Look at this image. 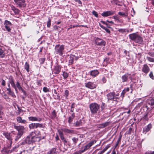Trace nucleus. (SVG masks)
<instances>
[{"label":"nucleus","instance_id":"obj_1","mask_svg":"<svg viewBox=\"0 0 154 154\" xmlns=\"http://www.w3.org/2000/svg\"><path fill=\"white\" fill-rule=\"evenodd\" d=\"M40 138L36 136L35 131H32L30 133L25 139L23 142L21 143L22 145H24L25 144H31L36 141H38Z\"/></svg>","mask_w":154,"mask_h":154},{"label":"nucleus","instance_id":"obj_2","mask_svg":"<svg viewBox=\"0 0 154 154\" xmlns=\"http://www.w3.org/2000/svg\"><path fill=\"white\" fill-rule=\"evenodd\" d=\"M130 38L132 40L134 41L135 43L143 44V42L142 38L136 33L130 34L129 35Z\"/></svg>","mask_w":154,"mask_h":154},{"label":"nucleus","instance_id":"obj_3","mask_svg":"<svg viewBox=\"0 0 154 154\" xmlns=\"http://www.w3.org/2000/svg\"><path fill=\"white\" fill-rule=\"evenodd\" d=\"M100 105L96 103L90 104L89 107L91 114L94 115L97 113L100 110Z\"/></svg>","mask_w":154,"mask_h":154},{"label":"nucleus","instance_id":"obj_4","mask_svg":"<svg viewBox=\"0 0 154 154\" xmlns=\"http://www.w3.org/2000/svg\"><path fill=\"white\" fill-rule=\"evenodd\" d=\"M64 45H57L55 46L54 53L60 56H62L64 53Z\"/></svg>","mask_w":154,"mask_h":154},{"label":"nucleus","instance_id":"obj_5","mask_svg":"<svg viewBox=\"0 0 154 154\" xmlns=\"http://www.w3.org/2000/svg\"><path fill=\"white\" fill-rule=\"evenodd\" d=\"M96 140H95L90 141L89 143L85 146L82 147L80 150L81 153L84 152L86 150L89 149L90 147L96 142Z\"/></svg>","mask_w":154,"mask_h":154},{"label":"nucleus","instance_id":"obj_6","mask_svg":"<svg viewBox=\"0 0 154 154\" xmlns=\"http://www.w3.org/2000/svg\"><path fill=\"white\" fill-rule=\"evenodd\" d=\"M17 7L20 8H24L26 6L25 0H14Z\"/></svg>","mask_w":154,"mask_h":154},{"label":"nucleus","instance_id":"obj_7","mask_svg":"<svg viewBox=\"0 0 154 154\" xmlns=\"http://www.w3.org/2000/svg\"><path fill=\"white\" fill-rule=\"evenodd\" d=\"M95 44L98 46H105L106 42L102 39L97 37L95 40Z\"/></svg>","mask_w":154,"mask_h":154},{"label":"nucleus","instance_id":"obj_8","mask_svg":"<svg viewBox=\"0 0 154 154\" xmlns=\"http://www.w3.org/2000/svg\"><path fill=\"white\" fill-rule=\"evenodd\" d=\"M14 128L17 131V133L23 135V133H24V130H25V128L23 126L21 125L16 126L14 125Z\"/></svg>","mask_w":154,"mask_h":154},{"label":"nucleus","instance_id":"obj_9","mask_svg":"<svg viewBox=\"0 0 154 154\" xmlns=\"http://www.w3.org/2000/svg\"><path fill=\"white\" fill-rule=\"evenodd\" d=\"M129 78L131 80H132V78L131 75L130 74L127 73L124 75L122 77V81L123 82H127L128 80V79Z\"/></svg>","mask_w":154,"mask_h":154},{"label":"nucleus","instance_id":"obj_10","mask_svg":"<svg viewBox=\"0 0 154 154\" xmlns=\"http://www.w3.org/2000/svg\"><path fill=\"white\" fill-rule=\"evenodd\" d=\"M4 24L5 25V27L6 30L9 32H11V29L10 27L12 25L11 23L8 20H5Z\"/></svg>","mask_w":154,"mask_h":154},{"label":"nucleus","instance_id":"obj_11","mask_svg":"<svg viewBox=\"0 0 154 154\" xmlns=\"http://www.w3.org/2000/svg\"><path fill=\"white\" fill-rule=\"evenodd\" d=\"M85 85L86 87L92 89L95 88L97 87L96 84L91 82L85 83Z\"/></svg>","mask_w":154,"mask_h":154},{"label":"nucleus","instance_id":"obj_12","mask_svg":"<svg viewBox=\"0 0 154 154\" xmlns=\"http://www.w3.org/2000/svg\"><path fill=\"white\" fill-rule=\"evenodd\" d=\"M115 93L114 92H110L106 95L107 100H112L114 99H116L118 97H115Z\"/></svg>","mask_w":154,"mask_h":154},{"label":"nucleus","instance_id":"obj_13","mask_svg":"<svg viewBox=\"0 0 154 154\" xmlns=\"http://www.w3.org/2000/svg\"><path fill=\"white\" fill-rule=\"evenodd\" d=\"M61 68V66L58 64H57L56 65L54 66L53 72L55 74H58L60 72Z\"/></svg>","mask_w":154,"mask_h":154},{"label":"nucleus","instance_id":"obj_14","mask_svg":"<svg viewBox=\"0 0 154 154\" xmlns=\"http://www.w3.org/2000/svg\"><path fill=\"white\" fill-rule=\"evenodd\" d=\"M150 68L146 64H145L143 65L142 69V71L144 73L145 75H146L148 74Z\"/></svg>","mask_w":154,"mask_h":154},{"label":"nucleus","instance_id":"obj_15","mask_svg":"<svg viewBox=\"0 0 154 154\" xmlns=\"http://www.w3.org/2000/svg\"><path fill=\"white\" fill-rule=\"evenodd\" d=\"M114 14V12L111 11H108L103 12L101 14V15L103 17H106L112 15Z\"/></svg>","mask_w":154,"mask_h":154},{"label":"nucleus","instance_id":"obj_16","mask_svg":"<svg viewBox=\"0 0 154 154\" xmlns=\"http://www.w3.org/2000/svg\"><path fill=\"white\" fill-rule=\"evenodd\" d=\"M58 132L60 135V137L61 140L63 141L65 143H67V141L66 140V139L64 137L63 134L62 132L60 130H58Z\"/></svg>","mask_w":154,"mask_h":154},{"label":"nucleus","instance_id":"obj_17","mask_svg":"<svg viewBox=\"0 0 154 154\" xmlns=\"http://www.w3.org/2000/svg\"><path fill=\"white\" fill-rule=\"evenodd\" d=\"M29 121H37L40 122L42 120V118L40 117H37L33 116H31L28 118Z\"/></svg>","mask_w":154,"mask_h":154},{"label":"nucleus","instance_id":"obj_18","mask_svg":"<svg viewBox=\"0 0 154 154\" xmlns=\"http://www.w3.org/2000/svg\"><path fill=\"white\" fill-rule=\"evenodd\" d=\"M61 130L63 131L65 133L69 134H74L75 133L74 131V130L69 129L66 128H63Z\"/></svg>","mask_w":154,"mask_h":154},{"label":"nucleus","instance_id":"obj_19","mask_svg":"<svg viewBox=\"0 0 154 154\" xmlns=\"http://www.w3.org/2000/svg\"><path fill=\"white\" fill-rule=\"evenodd\" d=\"M99 73L97 70H94L90 71L89 72V74L94 77H96Z\"/></svg>","mask_w":154,"mask_h":154},{"label":"nucleus","instance_id":"obj_20","mask_svg":"<svg viewBox=\"0 0 154 154\" xmlns=\"http://www.w3.org/2000/svg\"><path fill=\"white\" fill-rule=\"evenodd\" d=\"M152 128V125L149 124L147 126L144 127L143 129V132L144 133L146 134Z\"/></svg>","mask_w":154,"mask_h":154},{"label":"nucleus","instance_id":"obj_21","mask_svg":"<svg viewBox=\"0 0 154 154\" xmlns=\"http://www.w3.org/2000/svg\"><path fill=\"white\" fill-rule=\"evenodd\" d=\"M17 121L19 123L26 124L27 123V122L25 120L22 119L20 116H18L17 118Z\"/></svg>","mask_w":154,"mask_h":154},{"label":"nucleus","instance_id":"obj_22","mask_svg":"<svg viewBox=\"0 0 154 154\" xmlns=\"http://www.w3.org/2000/svg\"><path fill=\"white\" fill-rule=\"evenodd\" d=\"M75 58H76V57L72 54L70 55L69 62V65H71L73 63L74 60L75 59Z\"/></svg>","mask_w":154,"mask_h":154},{"label":"nucleus","instance_id":"obj_23","mask_svg":"<svg viewBox=\"0 0 154 154\" xmlns=\"http://www.w3.org/2000/svg\"><path fill=\"white\" fill-rule=\"evenodd\" d=\"M56 150V148H52L47 152V154H57V151Z\"/></svg>","mask_w":154,"mask_h":154},{"label":"nucleus","instance_id":"obj_24","mask_svg":"<svg viewBox=\"0 0 154 154\" xmlns=\"http://www.w3.org/2000/svg\"><path fill=\"white\" fill-rule=\"evenodd\" d=\"M7 90L8 91L7 93L13 97H16L14 93L11 91V88H6Z\"/></svg>","mask_w":154,"mask_h":154},{"label":"nucleus","instance_id":"obj_25","mask_svg":"<svg viewBox=\"0 0 154 154\" xmlns=\"http://www.w3.org/2000/svg\"><path fill=\"white\" fill-rule=\"evenodd\" d=\"M11 9L14 12L15 15H17L19 14L20 11V10L14 6L12 5L11 6Z\"/></svg>","mask_w":154,"mask_h":154},{"label":"nucleus","instance_id":"obj_26","mask_svg":"<svg viewBox=\"0 0 154 154\" xmlns=\"http://www.w3.org/2000/svg\"><path fill=\"white\" fill-rule=\"evenodd\" d=\"M3 134L11 142H12V139L10 136V133H4Z\"/></svg>","mask_w":154,"mask_h":154},{"label":"nucleus","instance_id":"obj_27","mask_svg":"<svg viewBox=\"0 0 154 154\" xmlns=\"http://www.w3.org/2000/svg\"><path fill=\"white\" fill-rule=\"evenodd\" d=\"M8 79L9 82V83L11 84L12 87L15 85L14 82V80L12 76H10L8 78Z\"/></svg>","mask_w":154,"mask_h":154},{"label":"nucleus","instance_id":"obj_28","mask_svg":"<svg viewBox=\"0 0 154 154\" xmlns=\"http://www.w3.org/2000/svg\"><path fill=\"white\" fill-rule=\"evenodd\" d=\"M5 51L3 50L0 47V57L1 58H4L5 56Z\"/></svg>","mask_w":154,"mask_h":154},{"label":"nucleus","instance_id":"obj_29","mask_svg":"<svg viewBox=\"0 0 154 154\" xmlns=\"http://www.w3.org/2000/svg\"><path fill=\"white\" fill-rule=\"evenodd\" d=\"M72 140L73 142V143L74 145H75L79 140V139L78 138L74 137L72 138Z\"/></svg>","mask_w":154,"mask_h":154},{"label":"nucleus","instance_id":"obj_30","mask_svg":"<svg viewBox=\"0 0 154 154\" xmlns=\"http://www.w3.org/2000/svg\"><path fill=\"white\" fill-rule=\"evenodd\" d=\"M29 128L30 129H34L36 128V123H32L29 125Z\"/></svg>","mask_w":154,"mask_h":154},{"label":"nucleus","instance_id":"obj_31","mask_svg":"<svg viewBox=\"0 0 154 154\" xmlns=\"http://www.w3.org/2000/svg\"><path fill=\"white\" fill-rule=\"evenodd\" d=\"M24 68L27 72H29V65L27 62L25 63Z\"/></svg>","mask_w":154,"mask_h":154},{"label":"nucleus","instance_id":"obj_32","mask_svg":"<svg viewBox=\"0 0 154 154\" xmlns=\"http://www.w3.org/2000/svg\"><path fill=\"white\" fill-rule=\"evenodd\" d=\"M23 135V134L17 133L15 138V141L17 142L18 141Z\"/></svg>","mask_w":154,"mask_h":154},{"label":"nucleus","instance_id":"obj_33","mask_svg":"<svg viewBox=\"0 0 154 154\" xmlns=\"http://www.w3.org/2000/svg\"><path fill=\"white\" fill-rule=\"evenodd\" d=\"M82 122L81 120L79 121H77L75 124V126L76 127H79L82 125Z\"/></svg>","mask_w":154,"mask_h":154},{"label":"nucleus","instance_id":"obj_34","mask_svg":"<svg viewBox=\"0 0 154 154\" xmlns=\"http://www.w3.org/2000/svg\"><path fill=\"white\" fill-rule=\"evenodd\" d=\"M111 2L112 3L113 2L116 5H118L119 6H122V5L119 4V3H120V2L118 0H111Z\"/></svg>","mask_w":154,"mask_h":154},{"label":"nucleus","instance_id":"obj_35","mask_svg":"<svg viewBox=\"0 0 154 154\" xmlns=\"http://www.w3.org/2000/svg\"><path fill=\"white\" fill-rule=\"evenodd\" d=\"M130 88H129V87H127L126 88H125L124 90H125V91L127 92H128L130 90V89L131 88V93H132V92L133 91V85H130Z\"/></svg>","mask_w":154,"mask_h":154},{"label":"nucleus","instance_id":"obj_36","mask_svg":"<svg viewBox=\"0 0 154 154\" xmlns=\"http://www.w3.org/2000/svg\"><path fill=\"white\" fill-rule=\"evenodd\" d=\"M56 112L55 110H54L51 112V117L52 118H54L56 116Z\"/></svg>","mask_w":154,"mask_h":154},{"label":"nucleus","instance_id":"obj_37","mask_svg":"<svg viewBox=\"0 0 154 154\" xmlns=\"http://www.w3.org/2000/svg\"><path fill=\"white\" fill-rule=\"evenodd\" d=\"M118 14L119 15L122 16L123 17H127L128 15V14L126 13L122 12L120 11L119 12Z\"/></svg>","mask_w":154,"mask_h":154},{"label":"nucleus","instance_id":"obj_38","mask_svg":"<svg viewBox=\"0 0 154 154\" xmlns=\"http://www.w3.org/2000/svg\"><path fill=\"white\" fill-rule=\"evenodd\" d=\"M148 104L152 106L154 105V97L149 101Z\"/></svg>","mask_w":154,"mask_h":154},{"label":"nucleus","instance_id":"obj_39","mask_svg":"<svg viewBox=\"0 0 154 154\" xmlns=\"http://www.w3.org/2000/svg\"><path fill=\"white\" fill-rule=\"evenodd\" d=\"M69 94V91L68 90H66L64 93V96L66 99H68L67 97Z\"/></svg>","mask_w":154,"mask_h":154},{"label":"nucleus","instance_id":"obj_40","mask_svg":"<svg viewBox=\"0 0 154 154\" xmlns=\"http://www.w3.org/2000/svg\"><path fill=\"white\" fill-rule=\"evenodd\" d=\"M63 79H66L67 78L68 76V74L65 72H64L63 74Z\"/></svg>","mask_w":154,"mask_h":154},{"label":"nucleus","instance_id":"obj_41","mask_svg":"<svg viewBox=\"0 0 154 154\" xmlns=\"http://www.w3.org/2000/svg\"><path fill=\"white\" fill-rule=\"evenodd\" d=\"M122 137V135H120L119 136V137L118 139V140L117 141V143H116L115 148L118 145L119 142L121 140Z\"/></svg>","mask_w":154,"mask_h":154},{"label":"nucleus","instance_id":"obj_42","mask_svg":"<svg viewBox=\"0 0 154 154\" xmlns=\"http://www.w3.org/2000/svg\"><path fill=\"white\" fill-rule=\"evenodd\" d=\"M45 60V58H40L39 60V62L40 64H43L44 63Z\"/></svg>","mask_w":154,"mask_h":154},{"label":"nucleus","instance_id":"obj_43","mask_svg":"<svg viewBox=\"0 0 154 154\" xmlns=\"http://www.w3.org/2000/svg\"><path fill=\"white\" fill-rule=\"evenodd\" d=\"M51 26V20L49 18L48 19V20L47 21V26L49 28Z\"/></svg>","mask_w":154,"mask_h":154},{"label":"nucleus","instance_id":"obj_44","mask_svg":"<svg viewBox=\"0 0 154 154\" xmlns=\"http://www.w3.org/2000/svg\"><path fill=\"white\" fill-rule=\"evenodd\" d=\"M43 91L45 93L50 91L49 89L46 87H44L43 88Z\"/></svg>","mask_w":154,"mask_h":154},{"label":"nucleus","instance_id":"obj_45","mask_svg":"<svg viewBox=\"0 0 154 154\" xmlns=\"http://www.w3.org/2000/svg\"><path fill=\"white\" fill-rule=\"evenodd\" d=\"M43 124H40V123H36V128H43Z\"/></svg>","mask_w":154,"mask_h":154},{"label":"nucleus","instance_id":"obj_46","mask_svg":"<svg viewBox=\"0 0 154 154\" xmlns=\"http://www.w3.org/2000/svg\"><path fill=\"white\" fill-rule=\"evenodd\" d=\"M146 58L148 60L149 62H154V58H152L148 57H147Z\"/></svg>","mask_w":154,"mask_h":154},{"label":"nucleus","instance_id":"obj_47","mask_svg":"<svg viewBox=\"0 0 154 154\" xmlns=\"http://www.w3.org/2000/svg\"><path fill=\"white\" fill-rule=\"evenodd\" d=\"M126 93V92L125 91V90L124 89L122 91L121 94V96L122 97V98H123L124 97Z\"/></svg>","mask_w":154,"mask_h":154},{"label":"nucleus","instance_id":"obj_48","mask_svg":"<svg viewBox=\"0 0 154 154\" xmlns=\"http://www.w3.org/2000/svg\"><path fill=\"white\" fill-rule=\"evenodd\" d=\"M54 98L55 99H57L58 100L60 101L61 100L60 96L58 95H57V96L54 95Z\"/></svg>","mask_w":154,"mask_h":154},{"label":"nucleus","instance_id":"obj_49","mask_svg":"<svg viewBox=\"0 0 154 154\" xmlns=\"http://www.w3.org/2000/svg\"><path fill=\"white\" fill-rule=\"evenodd\" d=\"M106 107V106L104 103L103 102L101 105V110L103 111L105 107Z\"/></svg>","mask_w":154,"mask_h":154},{"label":"nucleus","instance_id":"obj_50","mask_svg":"<svg viewBox=\"0 0 154 154\" xmlns=\"http://www.w3.org/2000/svg\"><path fill=\"white\" fill-rule=\"evenodd\" d=\"M132 130V128L130 127L129 128L128 130L126 131L125 134H130L131 133V132Z\"/></svg>","mask_w":154,"mask_h":154},{"label":"nucleus","instance_id":"obj_51","mask_svg":"<svg viewBox=\"0 0 154 154\" xmlns=\"http://www.w3.org/2000/svg\"><path fill=\"white\" fill-rule=\"evenodd\" d=\"M149 76L152 79H154V76L153 75V72L152 71H151L150 72Z\"/></svg>","mask_w":154,"mask_h":154},{"label":"nucleus","instance_id":"obj_52","mask_svg":"<svg viewBox=\"0 0 154 154\" xmlns=\"http://www.w3.org/2000/svg\"><path fill=\"white\" fill-rule=\"evenodd\" d=\"M109 122H106L105 123H103L102 124L103 125L104 128L109 125Z\"/></svg>","mask_w":154,"mask_h":154},{"label":"nucleus","instance_id":"obj_53","mask_svg":"<svg viewBox=\"0 0 154 154\" xmlns=\"http://www.w3.org/2000/svg\"><path fill=\"white\" fill-rule=\"evenodd\" d=\"M92 14L94 15L96 17H98V14L97 12L94 11H93L92 12Z\"/></svg>","mask_w":154,"mask_h":154},{"label":"nucleus","instance_id":"obj_54","mask_svg":"<svg viewBox=\"0 0 154 154\" xmlns=\"http://www.w3.org/2000/svg\"><path fill=\"white\" fill-rule=\"evenodd\" d=\"M118 31L119 32L123 33L125 32V29H119Z\"/></svg>","mask_w":154,"mask_h":154},{"label":"nucleus","instance_id":"obj_55","mask_svg":"<svg viewBox=\"0 0 154 154\" xmlns=\"http://www.w3.org/2000/svg\"><path fill=\"white\" fill-rule=\"evenodd\" d=\"M73 119H74V118H72V117L71 116H69L68 118V122L69 124H70L71 123V122H72V121Z\"/></svg>","mask_w":154,"mask_h":154},{"label":"nucleus","instance_id":"obj_56","mask_svg":"<svg viewBox=\"0 0 154 154\" xmlns=\"http://www.w3.org/2000/svg\"><path fill=\"white\" fill-rule=\"evenodd\" d=\"M148 116V113H146L143 117V119L146 120H148V118L147 117Z\"/></svg>","mask_w":154,"mask_h":154},{"label":"nucleus","instance_id":"obj_57","mask_svg":"<svg viewBox=\"0 0 154 154\" xmlns=\"http://www.w3.org/2000/svg\"><path fill=\"white\" fill-rule=\"evenodd\" d=\"M101 81L103 83H104L106 82V80L105 77H103L101 79Z\"/></svg>","mask_w":154,"mask_h":154},{"label":"nucleus","instance_id":"obj_58","mask_svg":"<svg viewBox=\"0 0 154 154\" xmlns=\"http://www.w3.org/2000/svg\"><path fill=\"white\" fill-rule=\"evenodd\" d=\"M16 88H18L20 86H21L20 83L19 81H17L16 84L15 85Z\"/></svg>","mask_w":154,"mask_h":154},{"label":"nucleus","instance_id":"obj_59","mask_svg":"<svg viewBox=\"0 0 154 154\" xmlns=\"http://www.w3.org/2000/svg\"><path fill=\"white\" fill-rule=\"evenodd\" d=\"M148 54L150 56L152 57H154V53L153 52H149Z\"/></svg>","mask_w":154,"mask_h":154},{"label":"nucleus","instance_id":"obj_60","mask_svg":"<svg viewBox=\"0 0 154 154\" xmlns=\"http://www.w3.org/2000/svg\"><path fill=\"white\" fill-rule=\"evenodd\" d=\"M124 53L126 55H128V56H129V52L128 51H127L126 50H125L124 51Z\"/></svg>","mask_w":154,"mask_h":154},{"label":"nucleus","instance_id":"obj_61","mask_svg":"<svg viewBox=\"0 0 154 154\" xmlns=\"http://www.w3.org/2000/svg\"><path fill=\"white\" fill-rule=\"evenodd\" d=\"M145 154H154V151H148L146 152Z\"/></svg>","mask_w":154,"mask_h":154},{"label":"nucleus","instance_id":"obj_62","mask_svg":"<svg viewBox=\"0 0 154 154\" xmlns=\"http://www.w3.org/2000/svg\"><path fill=\"white\" fill-rule=\"evenodd\" d=\"M2 85L3 86H5V82L3 79H2Z\"/></svg>","mask_w":154,"mask_h":154},{"label":"nucleus","instance_id":"obj_63","mask_svg":"<svg viewBox=\"0 0 154 154\" xmlns=\"http://www.w3.org/2000/svg\"><path fill=\"white\" fill-rule=\"evenodd\" d=\"M108 33H110V30L108 28L106 27L105 29H104Z\"/></svg>","mask_w":154,"mask_h":154},{"label":"nucleus","instance_id":"obj_64","mask_svg":"<svg viewBox=\"0 0 154 154\" xmlns=\"http://www.w3.org/2000/svg\"><path fill=\"white\" fill-rule=\"evenodd\" d=\"M81 152L80 151H78L76 152H75L73 154H81Z\"/></svg>","mask_w":154,"mask_h":154}]
</instances>
